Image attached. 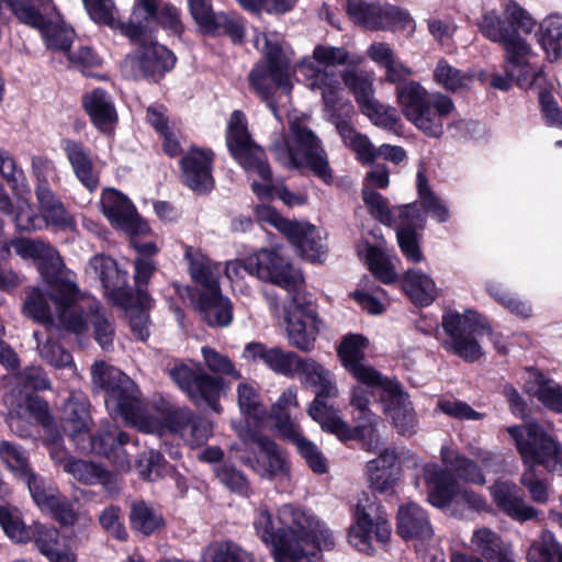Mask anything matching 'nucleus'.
Returning a JSON list of instances; mask_svg holds the SVG:
<instances>
[{"instance_id": "obj_5", "label": "nucleus", "mask_w": 562, "mask_h": 562, "mask_svg": "<svg viewBox=\"0 0 562 562\" xmlns=\"http://www.w3.org/2000/svg\"><path fill=\"white\" fill-rule=\"evenodd\" d=\"M290 134L274 133L270 148L277 161L286 169L308 168L325 183L333 182L328 156L321 139L308 128L306 117L291 115Z\"/></svg>"}, {"instance_id": "obj_19", "label": "nucleus", "mask_w": 562, "mask_h": 562, "mask_svg": "<svg viewBox=\"0 0 562 562\" xmlns=\"http://www.w3.org/2000/svg\"><path fill=\"white\" fill-rule=\"evenodd\" d=\"M345 86L353 93L356 102L363 115L374 125L392 130L398 122L396 112L390 105L381 103L374 97L372 80L355 68L341 72Z\"/></svg>"}, {"instance_id": "obj_27", "label": "nucleus", "mask_w": 562, "mask_h": 562, "mask_svg": "<svg viewBox=\"0 0 562 562\" xmlns=\"http://www.w3.org/2000/svg\"><path fill=\"white\" fill-rule=\"evenodd\" d=\"M294 376L303 387L314 390L315 396L337 397L339 395L335 374L312 357L299 358Z\"/></svg>"}, {"instance_id": "obj_24", "label": "nucleus", "mask_w": 562, "mask_h": 562, "mask_svg": "<svg viewBox=\"0 0 562 562\" xmlns=\"http://www.w3.org/2000/svg\"><path fill=\"white\" fill-rule=\"evenodd\" d=\"M384 414L391 418L393 426L401 435H412L417 427L415 411L408 394L400 383L385 385L384 394H379Z\"/></svg>"}, {"instance_id": "obj_1", "label": "nucleus", "mask_w": 562, "mask_h": 562, "mask_svg": "<svg viewBox=\"0 0 562 562\" xmlns=\"http://www.w3.org/2000/svg\"><path fill=\"white\" fill-rule=\"evenodd\" d=\"M256 535L272 548L276 562H315L322 548L333 546L331 533L312 514L284 504L274 517L266 506L252 521Z\"/></svg>"}, {"instance_id": "obj_25", "label": "nucleus", "mask_w": 562, "mask_h": 562, "mask_svg": "<svg viewBox=\"0 0 562 562\" xmlns=\"http://www.w3.org/2000/svg\"><path fill=\"white\" fill-rule=\"evenodd\" d=\"M35 504L43 512L53 514L60 522L72 525L76 515L68 501L48 480L32 474L24 481Z\"/></svg>"}, {"instance_id": "obj_63", "label": "nucleus", "mask_w": 562, "mask_h": 562, "mask_svg": "<svg viewBox=\"0 0 562 562\" xmlns=\"http://www.w3.org/2000/svg\"><path fill=\"white\" fill-rule=\"evenodd\" d=\"M36 349L40 357L56 368H66L72 363L71 355L53 341L48 333L34 331Z\"/></svg>"}, {"instance_id": "obj_29", "label": "nucleus", "mask_w": 562, "mask_h": 562, "mask_svg": "<svg viewBox=\"0 0 562 562\" xmlns=\"http://www.w3.org/2000/svg\"><path fill=\"white\" fill-rule=\"evenodd\" d=\"M490 491L495 505L512 519L525 522L538 517L539 510L525 501L515 483L498 481Z\"/></svg>"}, {"instance_id": "obj_31", "label": "nucleus", "mask_w": 562, "mask_h": 562, "mask_svg": "<svg viewBox=\"0 0 562 562\" xmlns=\"http://www.w3.org/2000/svg\"><path fill=\"white\" fill-rule=\"evenodd\" d=\"M91 448L88 451H95L108 458L119 471L127 472L131 469L130 452L125 447L128 436L116 426L104 427L97 439L90 437Z\"/></svg>"}, {"instance_id": "obj_12", "label": "nucleus", "mask_w": 562, "mask_h": 562, "mask_svg": "<svg viewBox=\"0 0 562 562\" xmlns=\"http://www.w3.org/2000/svg\"><path fill=\"white\" fill-rule=\"evenodd\" d=\"M255 47L265 55L267 65H258L249 75V81L261 99L268 100L272 86L290 92V58L282 47V38L277 33H258L254 37Z\"/></svg>"}, {"instance_id": "obj_48", "label": "nucleus", "mask_w": 562, "mask_h": 562, "mask_svg": "<svg viewBox=\"0 0 562 562\" xmlns=\"http://www.w3.org/2000/svg\"><path fill=\"white\" fill-rule=\"evenodd\" d=\"M362 199L370 214L385 225H395L416 210L413 205L398 206L390 210L383 196L374 190L362 189Z\"/></svg>"}, {"instance_id": "obj_43", "label": "nucleus", "mask_w": 562, "mask_h": 562, "mask_svg": "<svg viewBox=\"0 0 562 562\" xmlns=\"http://www.w3.org/2000/svg\"><path fill=\"white\" fill-rule=\"evenodd\" d=\"M288 239L296 246L300 254L311 261H322L326 256V246L321 232L313 225L296 223Z\"/></svg>"}, {"instance_id": "obj_47", "label": "nucleus", "mask_w": 562, "mask_h": 562, "mask_svg": "<svg viewBox=\"0 0 562 562\" xmlns=\"http://www.w3.org/2000/svg\"><path fill=\"white\" fill-rule=\"evenodd\" d=\"M224 392V383L221 378L212 376L206 373H199L193 381V389L189 397L196 404L204 403L213 412L221 413L222 406L220 398Z\"/></svg>"}, {"instance_id": "obj_18", "label": "nucleus", "mask_w": 562, "mask_h": 562, "mask_svg": "<svg viewBox=\"0 0 562 562\" xmlns=\"http://www.w3.org/2000/svg\"><path fill=\"white\" fill-rule=\"evenodd\" d=\"M283 322L290 346L303 352L315 348L323 323L310 303L291 296L283 305Z\"/></svg>"}, {"instance_id": "obj_55", "label": "nucleus", "mask_w": 562, "mask_h": 562, "mask_svg": "<svg viewBox=\"0 0 562 562\" xmlns=\"http://www.w3.org/2000/svg\"><path fill=\"white\" fill-rule=\"evenodd\" d=\"M201 562H256L252 554L232 541L209 544L202 553Z\"/></svg>"}, {"instance_id": "obj_38", "label": "nucleus", "mask_w": 562, "mask_h": 562, "mask_svg": "<svg viewBox=\"0 0 562 562\" xmlns=\"http://www.w3.org/2000/svg\"><path fill=\"white\" fill-rule=\"evenodd\" d=\"M196 310L201 318L212 327H226L233 321L232 303L221 294L220 289L201 293Z\"/></svg>"}, {"instance_id": "obj_41", "label": "nucleus", "mask_w": 562, "mask_h": 562, "mask_svg": "<svg viewBox=\"0 0 562 562\" xmlns=\"http://www.w3.org/2000/svg\"><path fill=\"white\" fill-rule=\"evenodd\" d=\"M184 258L189 262V273L204 292L220 289V265L212 262L200 249L187 247Z\"/></svg>"}, {"instance_id": "obj_53", "label": "nucleus", "mask_w": 562, "mask_h": 562, "mask_svg": "<svg viewBox=\"0 0 562 562\" xmlns=\"http://www.w3.org/2000/svg\"><path fill=\"white\" fill-rule=\"evenodd\" d=\"M47 413V406L38 398L25 394L22 403L16 404V408H12L9 414L8 423L12 430L20 436H26L27 431L23 427L26 419L33 417L35 419H44Z\"/></svg>"}, {"instance_id": "obj_21", "label": "nucleus", "mask_w": 562, "mask_h": 562, "mask_svg": "<svg viewBox=\"0 0 562 562\" xmlns=\"http://www.w3.org/2000/svg\"><path fill=\"white\" fill-rule=\"evenodd\" d=\"M504 49V69L515 77L516 83L522 88H530L540 77V69L532 63L536 57L531 45L516 31L501 43Z\"/></svg>"}, {"instance_id": "obj_14", "label": "nucleus", "mask_w": 562, "mask_h": 562, "mask_svg": "<svg viewBox=\"0 0 562 562\" xmlns=\"http://www.w3.org/2000/svg\"><path fill=\"white\" fill-rule=\"evenodd\" d=\"M442 327L448 335L443 341L447 350L465 361L474 362L483 356L480 340L491 336V328L473 311H448L442 316Z\"/></svg>"}, {"instance_id": "obj_64", "label": "nucleus", "mask_w": 562, "mask_h": 562, "mask_svg": "<svg viewBox=\"0 0 562 562\" xmlns=\"http://www.w3.org/2000/svg\"><path fill=\"white\" fill-rule=\"evenodd\" d=\"M529 562H562V546L551 531L541 532L527 552Z\"/></svg>"}, {"instance_id": "obj_54", "label": "nucleus", "mask_w": 562, "mask_h": 562, "mask_svg": "<svg viewBox=\"0 0 562 562\" xmlns=\"http://www.w3.org/2000/svg\"><path fill=\"white\" fill-rule=\"evenodd\" d=\"M150 307V296L144 291H137L128 307H124L128 314L130 326L139 340L149 337V318L147 310Z\"/></svg>"}, {"instance_id": "obj_60", "label": "nucleus", "mask_w": 562, "mask_h": 562, "mask_svg": "<svg viewBox=\"0 0 562 562\" xmlns=\"http://www.w3.org/2000/svg\"><path fill=\"white\" fill-rule=\"evenodd\" d=\"M434 80L443 89L456 92L468 88L473 81V76L440 59L434 70Z\"/></svg>"}, {"instance_id": "obj_28", "label": "nucleus", "mask_w": 562, "mask_h": 562, "mask_svg": "<svg viewBox=\"0 0 562 562\" xmlns=\"http://www.w3.org/2000/svg\"><path fill=\"white\" fill-rule=\"evenodd\" d=\"M64 429L80 451L91 448L89 436L90 414L86 398L71 394L63 407Z\"/></svg>"}, {"instance_id": "obj_46", "label": "nucleus", "mask_w": 562, "mask_h": 562, "mask_svg": "<svg viewBox=\"0 0 562 562\" xmlns=\"http://www.w3.org/2000/svg\"><path fill=\"white\" fill-rule=\"evenodd\" d=\"M423 218L417 210L412 215L401 220L396 226V237L401 251L407 260L417 263L424 260L415 228L420 226Z\"/></svg>"}, {"instance_id": "obj_23", "label": "nucleus", "mask_w": 562, "mask_h": 562, "mask_svg": "<svg viewBox=\"0 0 562 562\" xmlns=\"http://www.w3.org/2000/svg\"><path fill=\"white\" fill-rule=\"evenodd\" d=\"M87 272L97 277L104 289V294L122 307H128L135 293L127 289V272L121 271L116 262L104 256H94L88 266Z\"/></svg>"}, {"instance_id": "obj_35", "label": "nucleus", "mask_w": 562, "mask_h": 562, "mask_svg": "<svg viewBox=\"0 0 562 562\" xmlns=\"http://www.w3.org/2000/svg\"><path fill=\"white\" fill-rule=\"evenodd\" d=\"M146 36L140 41H133L140 45L134 64L139 68L144 76L164 75L173 68L176 57L168 48L156 42L146 43Z\"/></svg>"}, {"instance_id": "obj_44", "label": "nucleus", "mask_w": 562, "mask_h": 562, "mask_svg": "<svg viewBox=\"0 0 562 562\" xmlns=\"http://www.w3.org/2000/svg\"><path fill=\"white\" fill-rule=\"evenodd\" d=\"M402 290L415 305L428 306L438 295L430 276L420 270H407L402 278Z\"/></svg>"}, {"instance_id": "obj_17", "label": "nucleus", "mask_w": 562, "mask_h": 562, "mask_svg": "<svg viewBox=\"0 0 562 562\" xmlns=\"http://www.w3.org/2000/svg\"><path fill=\"white\" fill-rule=\"evenodd\" d=\"M391 532L387 515L376 498L366 493L359 495L355 508V522L348 533L349 543L358 551L371 554L374 551L372 540L386 543Z\"/></svg>"}, {"instance_id": "obj_16", "label": "nucleus", "mask_w": 562, "mask_h": 562, "mask_svg": "<svg viewBox=\"0 0 562 562\" xmlns=\"http://www.w3.org/2000/svg\"><path fill=\"white\" fill-rule=\"evenodd\" d=\"M424 474L428 485V502L432 506L462 519L469 518L465 510L460 508L462 505L476 512L487 509L484 497L469 490L460 491L452 476L437 465H426Z\"/></svg>"}, {"instance_id": "obj_6", "label": "nucleus", "mask_w": 562, "mask_h": 562, "mask_svg": "<svg viewBox=\"0 0 562 562\" xmlns=\"http://www.w3.org/2000/svg\"><path fill=\"white\" fill-rule=\"evenodd\" d=\"M325 398L330 397L315 396L306 408L307 415L319 425L323 431L334 435L340 441L372 437L379 417L370 409L369 393L366 389L355 385L350 390V406L353 409L355 427L344 420L339 412L328 405Z\"/></svg>"}, {"instance_id": "obj_58", "label": "nucleus", "mask_w": 562, "mask_h": 562, "mask_svg": "<svg viewBox=\"0 0 562 562\" xmlns=\"http://www.w3.org/2000/svg\"><path fill=\"white\" fill-rule=\"evenodd\" d=\"M283 439L292 442L296 447L299 453L313 472L318 474L327 472L328 465L324 454L313 441L302 434L301 428Z\"/></svg>"}, {"instance_id": "obj_52", "label": "nucleus", "mask_w": 562, "mask_h": 562, "mask_svg": "<svg viewBox=\"0 0 562 562\" xmlns=\"http://www.w3.org/2000/svg\"><path fill=\"white\" fill-rule=\"evenodd\" d=\"M538 42L551 60L562 53V15L551 14L539 25Z\"/></svg>"}, {"instance_id": "obj_45", "label": "nucleus", "mask_w": 562, "mask_h": 562, "mask_svg": "<svg viewBox=\"0 0 562 562\" xmlns=\"http://www.w3.org/2000/svg\"><path fill=\"white\" fill-rule=\"evenodd\" d=\"M350 128L353 131V133L360 137H362L366 142H363L362 148H358L356 145H352L351 142L345 139L344 137H340L344 145L348 148L352 149L355 154L357 155V158L362 164H371L374 161L376 157H382L386 160H390L394 164H400L404 161L407 157L406 151L401 146H393L389 144H383L379 148H375L373 144L370 142L368 136L359 133L353 125L350 123Z\"/></svg>"}, {"instance_id": "obj_10", "label": "nucleus", "mask_w": 562, "mask_h": 562, "mask_svg": "<svg viewBox=\"0 0 562 562\" xmlns=\"http://www.w3.org/2000/svg\"><path fill=\"white\" fill-rule=\"evenodd\" d=\"M91 379L95 387L105 391L109 413L120 415L127 425L136 428L147 409L135 383L121 370L103 361L92 364Z\"/></svg>"}, {"instance_id": "obj_61", "label": "nucleus", "mask_w": 562, "mask_h": 562, "mask_svg": "<svg viewBox=\"0 0 562 562\" xmlns=\"http://www.w3.org/2000/svg\"><path fill=\"white\" fill-rule=\"evenodd\" d=\"M369 339L361 334H348L342 337L337 355L346 370L364 361V351Z\"/></svg>"}, {"instance_id": "obj_13", "label": "nucleus", "mask_w": 562, "mask_h": 562, "mask_svg": "<svg viewBox=\"0 0 562 562\" xmlns=\"http://www.w3.org/2000/svg\"><path fill=\"white\" fill-rule=\"evenodd\" d=\"M161 418H155L146 411L140 422H137L136 429L158 436L175 434L191 447L204 445L213 434L212 423L187 407H169Z\"/></svg>"}, {"instance_id": "obj_59", "label": "nucleus", "mask_w": 562, "mask_h": 562, "mask_svg": "<svg viewBox=\"0 0 562 562\" xmlns=\"http://www.w3.org/2000/svg\"><path fill=\"white\" fill-rule=\"evenodd\" d=\"M130 518L132 528L144 536L154 533L165 525L161 514L144 502L132 505Z\"/></svg>"}, {"instance_id": "obj_62", "label": "nucleus", "mask_w": 562, "mask_h": 562, "mask_svg": "<svg viewBox=\"0 0 562 562\" xmlns=\"http://www.w3.org/2000/svg\"><path fill=\"white\" fill-rule=\"evenodd\" d=\"M366 260L372 274L385 284L394 283L397 280V272L394 261L396 257H390L376 247L367 249Z\"/></svg>"}, {"instance_id": "obj_37", "label": "nucleus", "mask_w": 562, "mask_h": 562, "mask_svg": "<svg viewBox=\"0 0 562 562\" xmlns=\"http://www.w3.org/2000/svg\"><path fill=\"white\" fill-rule=\"evenodd\" d=\"M394 449H384L375 459L367 463L370 486L378 492H387L398 482L400 469Z\"/></svg>"}, {"instance_id": "obj_11", "label": "nucleus", "mask_w": 562, "mask_h": 562, "mask_svg": "<svg viewBox=\"0 0 562 562\" xmlns=\"http://www.w3.org/2000/svg\"><path fill=\"white\" fill-rule=\"evenodd\" d=\"M16 19L41 32L45 45L67 50L74 40V30L61 19L52 0H4Z\"/></svg>"}, {"instance_id": "obj_56", "label": "nucleus", "mask_w": 562, "mask_h": 562, "mask_svg": "<svg viewBox=\"0 0 562 562\" xmlns=\"http://www.w3.org/2000/svg\"><path fill=\"white\" fill-rule=\"evenodd\" d=\"M36 194L43 211V217L47 223L60 227H71L74 225L72 217L47 187L38 186Z\"/></svg>"}, {"instance_id": "obj_34", "label": "nucleus", "mask_w": 562, "mask_h": 562, "mask_svg": "<svg viewBox=\"0 0 562 562\" xmlns=\"http://www.w3.org/2000/svg\"><path fill=\"white\" fill-rule=\"evenodd\" d=\"M470 548L486 561L517 562L512 546L488 527H479L473 530Z\"/></svg>"}, {"instance_id": "obj_57", "label": "nucleus", "mask_w": 562, "mask_h": 562, "mask_svg": "<svg viewBox=\"0 0 562 562\" xmlns=\"http://www.w3.org/2000/svg\"><path fill=\"white\" fill-rule=\"evenodd\" d=\"M0 459L4 467L22 481L34 474L26 452L10 441H0Z\"/></svg>"}, {"instance_id": "obj_3", "label": "nucleus", "mask_w": 562, "mask_h": 562, "mask_svg": "<svg viewBox=\"0 0 562 562\" xmlns=\"http://www.w3.org/2000/svg\"><path fill=\"white\" fill-rule=\"evenodd\" d=\"M384 70L386 80L397 83L395 97L403 116L426 136L441 137L445 133L443 121L456 109L452 99L441 92L430 93L415 80L401 82L413 76L414 71L397 56L384 67Z\"/></svg>"}, {"instance_id": "obj_22", "label": "nucleus", "mask_w": 562, "mask_h": 562, "mask_svg": "<svg viewBox=\"0 0 562 562\" xmlns=\"http://www.w3.org/2000/svg\"><path fill=\"white\" fill-rule=\"evenodd\" d=\"M104 216L110 223L131 236L147 235L150 227L136 212L130 199L114 189H106L101 196Z\"/></svg>"}, {"instance_id": "obj_50", "label": "nucleus", "mask_w": 562, "mask_h": 562, "mask_svg": "<svg viewBox=\"0 0 562 562\" xmlns=\"http://www.w3.org/2000/svg\"><path fill=\"white\" fill-rule=\"evenodd\" d=\"M64 471L80 483L92 485L102 484L109 486L114 482V476L97 463L75 459L65 460Z\"/></svg>"}, {"instance_id": "obj_51", "label": "nucleus", "mask_w": 562, "mask_h": 562, "mask_svg": "<svg viewBox=\"0 0 562 562\" xmlns=\"http://www.w3.org/2000/svg\"><path fill=\"white\" fill-rule=\"evenodd\" d=\"M236 393L240 413L257 424L263 423L268 413L261 401L258 385L241 382L237 385Z\"/></svg>"}, {"instance_id": "obj_49", "label": "nucleus", "mask_w": 562, "mask_h": 562, "mask_svg": "<svg viewBox=\"0 0 562 562\" xmlns=\"http://www.w3.org/2000/svg\"><path fill=\"white\" fill-rule=\"evenodd\" d=\"M61 146L78 179L88 190H94L98 187V178L92 171L91 159L83 146L70 139L63 140Z\"/></svg>"}, {"instance_id": "obj_42", "label": "nucleus", "mask_w": 562, "mask_h": 562, "mask_svg": "<svg viewBox=\"0 0 562 562\" xmlns=\"http://www.w3.org/2000/svg\"><path fill=\"white\" fill-rule=\"evenodd\" d=\"M158 0H136L128 23H123L121 33L131 41H140L151 33L155 16L159 11Z\"/></svg>"}, {"instance_id": "obj_33", "label": "nucleus", "mask_w": 562, "mask_h": 562, "mask_svg": "<svg viewBox=\"0 0 562 562\" xmlns=\"http://www.w3.org/2000/svg\"><path fill=\"white\" fill-rule=\"evenodd\" d=\"M82 106L91 123L102 133H111L119 115L112 97L103 89H93L82 95Z\"/></svg>"}, {"instance_id": "obj_7", "label": "nucleus", "mask_w": 562, "mask_h": 562, "mask_svg": "<svg viewBox=\"0 0 562 562\" xmlns=\"http://www.w3.org/2000/svg\"><path fill=\"white\" fill-rule=\"evenodd\" d=\"M325 398L330 397L315 396L306 408L307 415L319 425L323 431L334 435L340 441L372 437L379 417L370 409L369 393L366 389L355 385L350 390V406L353 409L355 427L344 420L339 412L328 405Z\"/></svg>"}, {"instance_id": "obj_15", "label": "nucleus", "mask_w": 562, "mask_h": 562, "mask_svg": "<svg viewBox=\"0 0 562 562\" xmlns=\"http://www.w3.org/2000/svg\"><path fill=\"white\" fill-rule=\"evenodd\" d=\"M240 439L232 449L244 465L265 480L289 477L288 456L272 439L261 435L240 436Z\"/></svg>"}, {"instance_id": "obj_26", "label": "nucleus", "mask_w": 562, "mask_h": 562, "mask_svg": "<svg viewBox=\"0 0 562 562\" xmlns=\"http://www.w3.org/2000/svg\"><path fill=\"white\" fill-rule=\"evenodd\" d=\"M213 157L211 150L193 147L180 160L182 180L195 193H206L214 188Z\"/></svg>"}, {"instance_id": "obj_8", "label": "nucleus", "mask_w": 562, "mask_h": 562, "mask_svg": "<svg viewBox=\"0 0 562 562\" xmlns=\"http://www.w3.org/2000/svg\"><path fill=\"white\" fill-rule=\"evenodd\" d=\"M58 292L54 296L57 305V316L63 328L83 334L91 323L94 328L97 342L103 348H109L114 338V328L110 319L100 311L99 304L82 294L74 281L58 283Z\"/></svg>"}, {"instance_id": "obj_30", "label": "nucleus", "mask_w": 562, "mask_h": 562, "mask_svg": "<svg viewBox=\"0 0 562 562\" xmlns=\"http://www.w3.org/2000/svg\"><path fill=\"white\" fill-rule=\"evenodd\" d=\"M46 280L50 286V292L48 293V296L50 301L54 303L55 310L53 311L50 308L47 296L40 289L32 288L27 291V297L23 304V313L27 317L45 326H59L63 328V325L60 324L57 316V305L54 296H56L58 292V283L71 280L68 278H64L60 274L50 276L46 278Z\"/></svg>"}, {"instance_id": "obj_20", "label": "nucleus", "mask_w": 562, "mask_h": 562, "mask_svg": "<svg viewBox=\"0 0 562 562\" xmlns=\"http://www.w3.org/2000/svg\"><path fill=\"white\" fill-rule=\"evenodd\" d=\"M247 273L257 279L291 290L302 276L277 249L261 248L246 257Z\"/></svg>"}, {"instance_id": "obj_36", "label": "nucleus", "mask_w": 562, "mask_h": 562, "mask_svg": "<svg viewBox=\"0 0 562 562\" xmlns=\"http://www.w3.org/2000/svg\"><path fill=\"white\" fill-rule=\"evenodd\" d=\"M396 518L397 533L404 540H426L434 533L427 513L416 503L400 506Z\"/></svg>"}, {"instance_id": "obj_39", "label": "nucleus", "mask_w": 562, "mask_h": 562, "mask_svg": "<svg viewBox=\"0 0 562 562\" xmlns=\"http://www.w3.org/2000/svg\"><path fill=\"white\" fill-rule=\"evenodd\" d=\"M299 407L297 387L288 386L271 405L269 416L274 423V429L281 438L300 429V424L291 416V411Z\"/></svg>"}, {"instance_id": "obj_40", "label": "nucleus", "mask_w": 562, "mask_h": 562, "mask_svg": "<svg viewBox=\"0 0 562 562\" xmlns=\"http://www.w3.org/2000/svg\"><path fill=\"white\" fill-rule=\"evenodd\" d=\"M525 389L548 408L562 413V387L557 382L546 378L536 369H528L524 374Z\"/></svg>"}, {"instance_id": "obj_2", "label": "nucleus", "mask_w": 562, "mask_h": 562, "mask_svg": "<svg viewBox=\"0 0 562 562\" xmlns=\"http://www.w3.org/2000/svg\"><path fill=\"white\" fill-rule=\"evenodd\" d=\"M361 63V56L350 54L344 47L317 45L312 56L304 57L296 66L307 87L321 91L329 121L335 125L339 136L358 148H362L366 140L350 128V119L355 113L353 106L344 98L341 85L335 72L327 68L344 65L356 67Z\"/></svg>"}, {"instance_id": "obj_4", "label": "nucleus", "mask_w": 562, "mask_h": 562, "mask_svg": "<svg viewBox=\"0 0 562 562\" xmlns=\"http://www.w3.org/2000/svg\"><path fill=\"white\" fill-rule=\"evenodd\" d=\"M507 432L525 465L520 484L535 503L547 504L550 499L549 486L538 475L536 468L542 467L550 473H562V443L536 422L508 427Z\"/></svg>"}, {"instance_id": "obj_32", "label": "nucleus", "mask_w": 562, "mask_h": 562, "mask_svg": "<svg viewBox=\"0 0 562 562\" xmlns=\"http://www.w3.org/2000/svg\"><path fill=\"white\" fill-rule=\"evenodd\" d=\"M15 252L23 259L37 261L41 273L48 278L63 272L64 262L59 254L49 245L41 240L15 239L11 241Z\"/></svg>"}, {"instance_id": "obj_9", "label": "nucleus", "mask_w": 562, "mask_h": 562, "mask_svg": "<svg viewBox=\"0 0 562 562\" xmlns=\"http://www.w3.org/2000/svg\"><path fill=\"white\" fill-rule=\"evenodd\" d=\"M226 145L234 159L246 170L252 180V192L257 196L267 195L271 190V169L263 149L251 138L247 119L235 110L227 122Z\"/></svg>"}]
</instances>
